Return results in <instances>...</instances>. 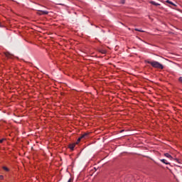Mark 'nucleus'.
I'll list each match as a JSON object with an SVG mask.
<instances>
[{"label": "nucleus", "instance_id": "nucleus-1", "mask_svg": "<svg viewBox=\"0 0 182 182\" xmlns=\"http://www.w3.org/2000/svg\"><path fill=\"white\" fill-rule=\"evenodd\" d=\"M145 63H148L149 65H151V66H152V68H154L155 69H161L162 70V69H164V66L162 65L161 63L157 62V61H150V60H145Z\"/></svg>", "mask_w": 182, "mask_h": 182}, {"label": "nucleus", "instance_id": "nucleus-2", "mask_svg": "<svg viewBox=\"0 0 182 182\" xmlns=\"http://www.w3.org/2000/svg\"><path fill=\"white\" fill-rule=\"evenodd\" d=\"M87 136H89V133H85L84 134H82L77 139L76 144H79V143H80V140H82V139H85V137H87Z\"/></svg>", "mask_w": 182, "mask_h": 182}, {"label": "nucleus", "instance_id": "nucleus-3", "mask_svg": "<svg viewBox=\"0 0 182 182\" xmlns=\"http://www.w3.org/2000/svg\"><path fill=\"white\" fill-rule=\"evenodd\" d=\"M164 156L165 157H167V159H170V160H173L174 159V158H173V156H171V155L170 154H168V153H165L164 154Z\"/></svg>", "mask_w": 182, "mask_h": 182}, {"label": "nucleus", "instance_id": "nucleus-4", "mask_svg": "<svg viewBox=\"0 0 182 182\" xmlns=\"http://www.w3.org/2000/svg\"><path fill=\"white\" fill-rule=\"evenodd\" d=\"M160 161H161V163H164V164H166L167 166L170 165V162L167 161V160L166 159H161Z\"/></svg>", "mask_w": 182, "mask_h": 182}, {"label": "nucleus", "instance_id": "nucleus-5", "mask_svg": "<svg viewBox=\"0 0 182 182\" xmlns=\"http://www.w3.org/2000/svg\"><path fill=\"white\" fill-rule=\"evenodd\" d=\"M149 4H151V5H154L155 6H160V4L156 3V2L154 1H149Z\"/></svg>", "mask_w": 182, "mask_h": 182}, {"label": "nucleus", "instance_id": "nucleus-6", "mask_svg": "<svg viewBox=\"0 0 182 182\" xmlns=\"http://www.w3.org/2000/svg\"><path fill=\"white\" fill-rule=\"evenodd\" d=\"M75 146H76V144H70L69 148L70 149V150H73Z\"/></svg>", "mask_w": 182, "mask_h": 182}, {"label": "nucleus", "instance_id": "nucleus-7", "mask_svg": "<svg viewBox=\"0 0 182 182\" xmlns=\"http://www.w3.org/2000/svg\"><path fill=\"white\" fill-rule=\"evenodd\" d=\"M41 15H48L49 14V12L47 11H41Z\"/></svg>", "mask_w": 182, "mask_h": 182}, {"label": "nucleus", "instance_id": "nucleus-8", "mask_svg": "<svg viewBox=\"0 0 182 182\" xmlns=\"http://www.w3.org/2000/svg\"><path fill=\"white\" fill-rule=\"evenodd\" d=\"M166 3L167 4H170V5H173V6H176V4H174V3H173L172 1H169V0H167L166 1Z\"/></svg>", "mask_w": 182, "mask_h": 182}, {"label": "nucleus", "instance_id": "nucleus-9", "mask_svg": "<svg viewBox=\"0 0 182 182\" xmlns=\"http://www.w3.org/2000/svg\"><path fill=\"white\" fill-rule=\"evenodd\" d=\"M4 55L6 58H12V55L9 53H5Z\"/></svg>", "mask_w": 182, "mask_h": 182}, {"label": "nucleus", "instance_id": "nucleus-10", "mask_svg": "<svg viewBox=\"0 0 182 182\" xmlns=\"http://www.w3.org/2000/svg\"><path fill=\"white\" fill-rule=\"evenodd\" d=\"M100 53H102L103 55L106 54V50H100Z\"/></svg>", "mask_w": 182, "mask_h": 182}, {"label": "nucleus", "instance_id": "nucleus-11", "mask_svg": "<svg viewBox=\"0 0 182 182\" xmlns=\"http://www.w3.org/2000/svg\"><path fill=\"white\" fill-rule=\"evenodd\" d=\"M3 169H4L5 171H9V168H8L6 166H3Z\"/></svg>", "mask_w": 182, "mask_h": 182}, {"label": "nucleus", "instance_id": "nucleus-12", "mask_svg": "<svg viewBox=\"0 0 182 182\" xmlns=\"http://www.w3.org/2000/svg\"><path fill=\"white\" fill-rule=\"evenodd\" d=\"M135 31H136V32H144V31L140 30V29H139V28H135Z\"/></svg>", "mask_w": 182, "mask_h": 182}, {"label": "nucleus", "instance_id": "nucleus-13", "mask_svg": "<svg viewBox=\"0 0 182 182\" xmlns=\"http://www.w3.org/2000/svg\"><path fill=\"white\" fill-rule=\"evenodd\" d=\"M173 160H174V161H176V163H179L180 164V161L178 160V159H177V158H173Z\"/></svg>", "mask_w": 182, "mask_h": 182}, {"label": "nucleus", "instance_id": "nucleus-14", "mask_svg": "<svg viewBox=\"0 0 182 182\" xmlns=\"http://www.w3.org/2000/svg\"><path fill=\"white\" fill-rule=\"evenodd\" d=\"M179 82H181V83L182 84V77H180L178 79Z\"/></svg>", "mask_w": 182, "mask_h": 182}, {"label": "nucleus", "instance_id": "nucleus-15", "mask_svg": "<svg viewBox=\"0 0 182 182\" xmlns=\"http://www.w3.org/2000/svg\"><path fill=\"white\" fill-rule=\"evenodd\" d=\"M5 140V139H0V143H4V141Z\"/></svg>", "mask_w": 182, "mask_h": 182}, {"label": "nucleus", "instance_id": "nucleus-16", "mask_svg": "<svg viewBox=\"0 0 182 182\" xmlns=\"http://www.w3.org/2000/svg\"><path fill=\"white\" fill-rule=\"evenodd\" d=\"M0 180H4V176L0 175Z\"/></svg>", "mask_w": 182, "mask_h": 182}, {"label": "nucleus", "instance_id": "nucleus-17", "mask_svg": "<svg viewBox=\"0 0 182 182\" xmlns=\"http://www.w3.org/2000/svg\"><path fill=\"white\" fill-rule=\"evenodd\" d=\"M68 182H73V179L70 178Z\"/></svg>", "mask_w": 182, "mask_h": 182}]
</instances>
